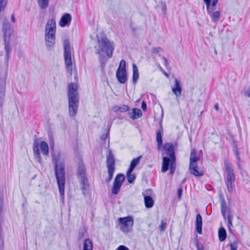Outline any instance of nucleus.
Segmentation results:
<instances>
[{
	"label": "nucleus",
	"mask_w": 250,
	"mask_h": 250,
	"mask_svg": "<svg viewBox=\"0 0 250 250\" xmlns=\"http://www.w3.org/2000/svg\"><path fill=\"white\" fill-rule=\"evenodd\" d=\"M67 97L69 114L70 116L74 117L77 113L79 104V95L77 84L70 83L68 84Z\"/></svg>",
	"instance_id": "nucleus-1"
},
{
	"label": "nucleus",
	"mask_w": 250,
	"mask_h": 250,
	"mask_svg": "<svg viewBox=\"0 0 250 250\" xmlns=\"http://www.w3.org/2000/svg\"><path fill=\"white\" fill-rule=\"evenodd\" d=\"M56 24L54 19L49 20L46 24L44 31L45 45L48 49L53 47L55 44Z\"/></svg>",
	"instance_id": "nucleus-2"
},
{
	"label": "nucleus",
	"mask_w": 250,
	"mask_h": 250,
	"mask_svg": "<svg viewBox=\"0 0 250 250\" xmlns=\"http://www.w3.org/2000/svg\"><path fill=\"white\" fill-rule=\"evenodd\" d=\"M98 38L99 49L96 50V54L101 55V52L105 53L108 58H111L113 55L114 49V43L110 42L108 39L103 35Z\"/></svg>",
	"instance_id": "nucleus-3"
},
{
	"label": "nucleus",
	"mask_w": 250,
	"mask_h": 250,
	"mask_svg": "<svg viewBox=\"0 0 250 250\" xmlns=\"http://www.w3.org/2000/svg\"><path fill=\"white\" fill-rule=\"evenodd\" d=\"M64 165L63 163L57 161L55 162V173L57 179L60 195L63 198L64 194V186L65 184Z\"/></svg>",
	"instance_id": "nucleus-4"
},
{
	"label": "nucleus",
	"mask_w": 250,
	"mask_h": 250,
	"mask_svg": "<svg viewBox=\"0 0 250 250\" xmlns=\"http://www.w3.org/2000/svg\"><path fill=\"white\" fill-rule=\"evenodd\" d=\"M2 30L3 33L4 42V50L6 52V60L8 62L11 53V47L10 46V37L13 33V29L10 24L8 22L6 18L3 19L2 22Z\"/></svg>",
	"instance_id": "nucleus-5"
},
{
	"label": "nucleus",
	"mask_w": 250,
	"mask_h": 250,
	"mask_svg": "<svg viewBox=\"0 0 250 250\" xmlns=\"http://www.w3.org/2000/svg\"><path fill=\"white\" fill-rule=\"evenodd\" d=\"M199 158L196 155L195 150H192L190 155L188 170L190 174L195 177H201L204 175V171L197 166Z\"/></svg>",
	"instance_id": "nucleus-6"
},
{
	"label": "nucleus",
	"mask_w": 250,
	"mask_h": 250,
	"mask_svg": "<svg viewBox=\"0 0 250 250\" xmlns=\"http://www.w3.org/2000/svg\"><path fill=\"white\" fill-rule=\"evenodd\" d=\"M64 59L66 68L70 75H72V64L70 42L69 40H65L63 42Z\"/></svg>",
	"instance_id": "nucleus-7"
},
{
	"label": "nucleus",
	"mask_w": 250,
	"mask_h": 250,
	"mask_svg": "<svg viewBox=\"0 0 250 250\" xmlns=\"http://www.w3.org/2000/svg\"><path fill=\"white\" fill-rule=\"evenodd\" d=\"M118 220L120 228L123 232L127 233L131 230L134 224L133 219L131 216L120 217Z\"/></svg>",
	"instance_id": "nucleus-8"
},
{
	"label": "nucleus",
	"mask_w": 250,
	"mask_h": 250,
	"mask_svg": "<svg viewBox=\"0 0 250 250\" xmlns=\"http://www.w3.org/2000/svg\"><path fill=\"white\" fill-rule=\"evenodd\" d=\"M169 167V173L172 175L175 172L176 168V159L170 160L167 157H165L163 159L162 167L161 171L162 172L167 171Z\"/></svg>",
	"instance_id": "nucleus-9"
},
{
	"label": "nucleus",
	"mask_w": 250,
	"mask_h": 250,
	"mask_svg": "<svg viewBox=\"0 0 250 250\" xmlns=\"http://www.w3.org/2000/svg\"><path fill=\"white\" fill-rule=\"evenodd\" d=\"M226 171L225 181L235 182L236 178L232 164L228 160L224 161Z\"/></svg>",
	"instance_id": "nucleus-10"
},
{
	"label": "nucleus",
	"mask_w": 250,
	"mask_h": 250,
	"mask_svg": "<svg viewBox=\"0 0 250 250\" xmlns=\"http://www.w3.org/2000/svg\"><path fill=\"white\" fill-rule=\"evenodd\" d=\"M125 178V175L121 173L116 176L112 189V193L113 194L116 195L119 193Z\"/></svg>",
	"instance_id": "nucleus-11"
},
{
	"label": "nucleus",
	"mask_w": 250,
	"mask_h": 250,
	"mask_svg": "<svg viewBox=\"0 0 250 250\" xmlns=\"http://www.w3.org/2000/svg\"><path fill=\"white\" fill-rule=\"evenodd\" d=\"M153 191L150 189H147L144 191L142 195L144 198V203L146 208H151L154 205V201L151 197Z\"/></svg>",
	"instance_id": "nucleus-12"
},
{
	"label": "nucleus",
	"mask_w": 250,
	"mask_h": 250,
	"mask_svg": "<svg viewBox=\"0 0 250 250\" xmlns=\"http://www.w3.org/2000/svg\"><path fill=\"white\" fill-rule=\"evenodd\" d=\"M106 167L107 170H115V163L114 155L111 150H108V154L106 156Z\"/></svg>",
	"instance_id": "nucleus-13"
},
{
	"label": "nucleus",
	"mask_w": 250,
	"mask_h": 250,
	"mask_svg": "<svg viewBox=\"0 0 250 250\" xmlns=\"http://www.w3.org/2000/svg\"><path fill=\"white\" fill-rule=\"evenodd\" d=\"M76 175L78 178L86 177V169L81 159H79L78 168L76 171Z\"/></svg>",
	"instance_id": "nucleus-14"
},
{
	"label": "nucleus",
	"mask_w": 250,
	"mask_h": 250,
	"mask_svg": "<svg viewBox=\"0 0 250 250\" xmlns=\"http://www.w3.org/2000/svg\"><path fill=\"white\" fill-rule=\"evenodd\" d=\"M6 78H0V105H1L5 97Z\"/></svg>",
	"instance_id": "nucleus-15"
},
{
	"label": "nucleus",
	"mask_w": 250,
	"mask_h": 250,
	"mask_svg": "<svg viewBox=\"0 0 250 250\" xmlns=\"http://www.w3.org/2000/svg\"><path fill=\"white\" fill-rule=\"evenodd\" d=\"M164 149L169 156L170 160L176 159L173 145L171 143H166L164 146Z\"/></svg>",
	"instance_id": "nucleus-16"
},
{
	"label": "nucleus",
	"mask_w": 250,
	"mask_h": 250,
	"mask_svg": "<svg viewBox=\"0 0 250 250\" xmlns=\"http://www.w3.org/2000/svg\"><path fill=\"white\" fill-rule=\"evenodd\" d=\"M116 78L121 83H125L127 81V74L126 70L117 69L116 74Z\"/></svg>",
	"instance_id": "nucleus-17"
},
{
	"label": "nucleus",
	"mask_w": 250,
	"mask_h": 250,
	"mask_svg": "<svg viewBox=\"0 0 250 250\" xmlns=\"http://www.w3.org/2000/svg\"><path fill=\"white\" fill-rule=\"evenodd\" d=\"M174 85L172 87V91L177 97L181 96L182 93V87L180 82L176 78L174 79Z\"/></svg>",
	"instance_id": "nucleus-18"
},
{
	"label": "nucleus",
	"mask_w": 250,
	"mask_h": 250,
	"mask_svg": "<svg viewBox=\"0 0 250 250\" xmlns=\"http://www.w3.org/2000/svg\"><path fill=\"white\" fill-rule=\"evenodd\" d=\"M81 185V189L83 190V193L85 195L86 191L89 188V184L88 182L87 176L78 178Z\"/></svg>",
	"instance_id": "nucleus-19"
},
{
	"label": "nucleus",
	"mask_w": 250,
	"mask_h": 250,
	"mask_svg": "<svg viewBox=\"0 0 250 250\" xmlns=\"http://www.w3.org/2000/svg\"><path fill=\"white\" fill-rule=\"evenodd\" d=\"M71 15L69 13H66L61 18L59 22V25L62 27L69 25L71 22Z\"/></svg>",
	"instance_id": "nucleus-20"
},
{
	"label": "nucleus",
	"mask_w": 250,
	"mask_h": 250,
	"mask_svg": "<svg viewBox=\"0 0 250 250\" xmlns=\"http://www.w3.org/2000/svg\"><path fill=\"white\" fill-rule=\"evenodd\" d=\"M208 4H207V13L210 16L212 21L217 22L219 21L220 18V12L219 11H215L214 12H210L209 10Z\"/></svg>",
	"instance_id": "nucleus-21"
},
{
	"label": "nucleus",
	"mask_w": 250,
	"mask_h": 250,
	"mask_svg": "<svg viewBox=\"0 0 250 250\" xmlns=\"http://www.w3.org/2000/svg\"><path fill=\"white\" fill-rule=\"evenodd\" d=\"M195 227L197 232L201 234L202 233V218L200 214H198L196 217Z\"/></svg>",
	"instance_id": "nucleus-22"
},
{
	"label": "nucleus",
	"mask_w": 250,
	"mask_h": 250,
	"mask_svg": "<svg viewBox=\"0 0 250 250\" xmlns=\"http://www.w3.org/2000/svg\"><path fill=\"white\" fill-rule=\"evenodd\" d=\"M39 143L37 140L34 141L33 143V149L35 156V158L38 160L39 162H41V157L39 150Z\"/></svg>",
	"instance_id": "nucleus-23"
},
{
	"label": "nucleus",
	"mask_w": 250,
	"mask_h": 250,
	"mask_svg": "<svg viewBox=\"0 0 250 250\" xmlns=\"http://www.w3.org/2000/svg\"><path fill=\"white\" fill-rule=\"evenodd\" d=\"M129 117L132 119H136L142 116V112L139 108H134L132 111L128 112Z\"/></svg>",
	"instance_id": "nucleus-24"
},
{
	"label": "nucleus",
	"mask_w": 250,
	"mask_h": 250,
	"mask_svg": "<svg viewBox=\"0 0 250 250\" xmlns=\"http://www.w3.org/2000/svg\"><path fill=\"white\" fill-rule=\"evenodd\" d=\"M129 109V106L125 104L121 105H116L112 108V111L116 113H118L119 112H125L128 111Z\"/></svg>",
	"instance_id": "nucleus-25"
},
{
	"label": "nucleus",
	"mask_w": 250,
	"mask_h": 250,
	"mask_svg": "<svg viewBox=\"0 0 250 250\" xmlns=\"http://www.w3.org/2000/svg\"><path fill=\"white\" fill-rule=\"evenodd\" d=\"M160 129H158L156 132V142H157V146L159 149L162 146V125H160Z\"/></svg>",
	"instance_id": "nucleus-26"
},
{
	"label": "nucleus",
	"mask_w": 250,
	"mask_h": 250,
	"mask_svg": "<svg viewBox=\"0 0 250 250\" xmlns=\"http://www.w3.org/2000/svg\"><path fill=\"white\" fill-rule=\"evenodd\" d=\"M142 158V156H139L138 157L132 159L130 163L129 170V172H132L135 167L139 164L140 160Z\"/></svg>",
	"instance_id": "nucleus-27"
},
{
	"label": "nucleus",
	"mask_w": 250,
	"mask_h": 250,
	"mask_svg": "<svg viewBox=\"0 0 250 250\" xmlns=\"http://www.w3.org/2000/svg\"><path fill=\"white\" fill-rule=\"evenodd\" d=\"M133 66V76L132 81L134 84H136L139 78V73L137 66L135 63L132 65Z\"/></svg>",
	"instance_id": "nucleus-28"
},
{
	"label": "nucleus",
	"mask_w": 250,
	"mask_h": 250,
	"mask_svg": "<svg viewBox=\"0 0 250 250\" xmlns=\"http://www.w3.org/2000/svg\"><path fill=\"white\" fill-rule=\"evenodd\" d=\"M40 148L42 153L44 155H47L49 153L48 144L45 141H42L40 144Z\"/></svg>",
	"instance_id": "nucleus-29"
},
{
	"label": "nucleus",
	"mask_w": 250,
	"mask_h": 250,
	"mask_svg": "<svg viewBox=\"0 0 250 250\" xmlns=\"http://www.w3.org/2000/svg\"><path fill=\"white\" fill-rule=\"evenodd\" d=\"M218 237L220 241L223 242L225 241L227 237V232L225 229L222 227L218 230Z\"/></svg>",
	"instance_id": "nucleus-30"
},
{
	"label": "nucleus",
	"mask_w": 250,
	"mask_h": 250,
	"mask_svg": "<svg viewBox=\"0 0 250 250\" xmlns=\"http://www.w3.org/2000/svg\"><path fill=\"white\" fill-rule=\"evenodd\" d=\"M83 250H93L92 242L89 238L85 239L83 243Z\"/></svg>",
	"instance_id": "nucleus-31"
},
{
	"label": "nucleus",
	"mask_w": 250,
	"mask_h": 250,
	"mask_svg": "<svg viewBox=\"0 0 250 250\" xmlns=\"http://www.w3.org/2000/svg\"><path fill=\"white\" fill-rule=\"evenodd\" d=\"M235 182L225 181V185L227 187V189L229 193H232L234 189V186L233 185Z\"/></svg>",
	"instance_id": "nucleus-32"
},
{
	"label": "nucleus",
	"mask_w": 250,
	"mask_h": 250,
	"mask_svg": "<svg viewBox=\"0 0 250 250\" xmlns=\"http://www.w3.org/2000/svg\"><path fill=\"white\" fill-rule=\"evenodd\" d=\"M39 6L42 9L46 8L49 4V0H37Z\"/></svg>",
	"instance_id": "nucleus-33"
},
{
	"label": "nucleus",
	"mask_w": 250,
	"mask_h": 250,
	"mask_svg": "<svg viewBox=\"0 0 250 250\" xmlns=\"http://www.w3.org/2000/svg\"><path fill=\"white\" fill-rule=\"evenodd\" d=\"M132 172H129V170H127L126 173V177L127 181L129 183L132 184L136 178V176L134 174H132Z\"/></svg>",
	"instance_id": "nucleus-34"
},
{
	"label": "nucleus",
	"mask_w": 250,
	"mask_h": 250,
	"mask_svg": "<svg viewBox=\"0 0 250 250\" xmlns=\"http://www.w3.org/2000/svg\"><path fill=\"white\" fill-rule=\"evenodd\" d=\"M194 243H195V245L196 246V247L197 248V250H204V248L203 245L199 242V241L197 237L195 238L194 239Z\"/></svg>",
	"instance_id": "nucleus-35"
},
{
	"label": "nucleus",
	"mask_w": 250,
	"mask_h": 250,
	"mask_svg": "<svg viewBox=\"0 0 250 250\" xmlns=\"http://www.w3.org/2000/svg\"><path fill=\"white\" fill-rule=\"evenodd\" d=\"M114 171L115 170H107L108 177L105 179V182L106 183H109L112 180Z\"/></svg>",
	"instance_id": "nucleus-36"
},
{
	"label": "nucleus",
	"mask_w": 250,
	"mask_h": 250,
	"mask_svg": "<svg viewBox=\"0 0 250 250\" xmlns=\"http://www.w3.org/2000/svg\"><path fill=\"white\" fill-rule=\"evenodd\" d=\"M211 0H204V2L206 5V7H207V4H208V8L210 12H214L215 9V6H211Z\"/></svg>",
	"instance_id": "nucleus-37"
},
{
	"label": "nucleus",
	"mask_w": 250,
	"mask_h": 250,
	"mask_svg": "<svg viewBox=\"0 0 250 250\" xmlns=\"http://www.w3.org/2000/svg\"><path fill=\"white\" fill-rule=\"evenodd\" d=\"M99 60L102 67L104 68L106 62L107 60L105 59L104 56L102 55H100Z\"/></svg>",
	"instance_id": "nucleus-38"
},
{
	"label": "nucleus",
	"mask_w": 250,
	"mask_h": 250,
	"mask_svg": "<svg viewBox=\"0 0 250 250\" xmlns=\"http://www.w3.org/2000/svg\"><path fill=\"white\" fill-rule=\"evenodd\" d=\"M7 3V0H0V12L4 10Z\"/></svg>",
	"instance_id": "nucleus-39"
},
{
	"label": "nucleus",
	"mask_w": 250,
	"mask_h": 250,
	"mask_svg": "<svg viewBox=\"0 0 250 250\" xmlns=\"http://www.w3.org/2000/svg\"><path fill=\"white\" fill-rule=\"evenodd\" d=\"M125 65V61L124 60H122L120 62L119 66L117 69H120V70H126Z\"/></svg>",
	"instance_id": "nucleus-40"
},
{
	"label": "nucleus",
	"mask_w": 250,
	"mask_h": 250,
	"mask_svg": "<svg viewBox=\"0 0 250 250\" xmlns=\"http://www.w3.org/2000/svg\"><path fill=\"white\" fill-rule=\"evenodd\" d=\"M227 209V203L225 200L222 198L221 200V210H226Z\"/></svg>",
	"instance_id": "nucleus-41"
},
{
	"label": "nucleus",
	"mask_w": 250,
	"mask_h": 250,
	"mask_svg": "<svg viewBox=\"0 0 250 250\" xmlns=\"http://www.w3.org/2000/svg\"><path fill=\"white\" fill-rule=\"evenodd\" d=\"M109 138V129H108L105 134H103L101 138L102 140L105 141L107 138Z\"/></svg>",
	"instance_id": "nucleus-42"
},
{
	"label": "nucleus",
	"mask_w": 250,
	"mask_h": 250,
	"mask_svg": "<svg viewBox=\"0 0 250 250\" xmlns=\"http://www.w3.org/2000/svg\"><path fill=\"white\" fill-rule=\"evenodd\" d=\"M227 219L228 221V227L229 228L230 226L232 225V221L233 219V216L230 214H229L227 216Z\"/></svg>",
	"instance_id": "nucleus-43"
},
{
	"label": "nucleus",
	"mask_w": 250,
	"mask_h": 250,
	"mask_svg": "<svg viewBox=\"0 0 250 250\" xmlns=\"http://www.w3.org/2000/svg\"><path fill=\"white\" fill-rule=\"evenodd\" d=\"M166 228V223L164 220H162L161 222V225L159 227L161 231H164Z\"/></svg>",
	"instance_id": "nucleus-44"
},
{
	"label": "nucleus",
	"mask_w": 250,
	"mask_h": 250,
	"mask_svg": "<svg viewBox=\"0 0 250 250\" xmlns=\"http://www.w3.org/2000/svg\"><path fill=\"white\" fill-rule=\"evenodd\" d=\"M116 250H129V249L125 246L120 245L116 249Z\"/></svg>",
	"instance_id": "nucleus-45"
},
{
	"label": "nucleus",
	"mask_w": 250,
	"mask_h": 250,
	"mask_svg": "<svg viewBox=\"0 0 250 250\" xmlns=\"http://www.w3.org/2000/svg\"><path fill=\"white\" fill-rule=\"evenodd\" d=\"M161 50V47H154L152 49V52L154 54H157Z\"/></svg>",
	"instance_id": "nucleus-46"
},
{
	"label": "nucleus",
	"mask_w": 250,
	"mask_h": 250,
	"mask_svg": "<svg viewBox=\"0 0 250 250\" xmlns=\"http://www.w3.org/2000/svg\"><path fill=\"white\" fill-rule=\"evenodd\" d=\"M141 107L142 108V109L144 111H146V109H147V105H146V102L143 101L142 102V104H141Z\"/></svg>",
	"instance_id": "nucleus-47"
},
{
	"label": "nucleus",
	"mask_w": 250,
	"mask_h": 250,
	"mask_svg": "<svg viewBox=\"0 0 250 250\" xmlns=\"http://www.w3.org/2000/svg\"><path fill=\"white\" fill-rule=\"evenodd\" d=\"M233 151L235 155L239 154L238 147L236 145L233 146Z\"/></svg>",
	"instance_id": "nucleus-48"
},
{
	"label": "nucleus",
	"mask_w": 250,
	"mask_h": 250,
	"mask_svg": "<svg viewBox=\"0 0 250 250\" xmlns=\"http://www.w3.org/2000/svg\"><path fill=\"white\" fill-rule=\"evenodd\" d=\"M230 247L231 250H237V246H236V244L234 243H233V244H230Z\"/></svg>",
	"instance_id": "nucleus-49"
},
{
	"label": "nucleus",
	"mask_w": 250,
	"mask_h": 250,
	"mask_svg": "<svg viewBox=\"0 0 250 250\" xmlns=\"http://www.w3.org/2000/svg\"><path fill=\"white\" fill-rule=\"evenodd\" d=\"M182 191L183 189L182 188H180L178 189V197L179 199H180L181 197Z\"/></svg>",
	"instance_id": "nucleus-50"
},
{
	"label": "nucleus",
	"mask_w": 250,
	"mask_h": 250,
	"mask_svg": "<svg viewBox=\"0 0 250 250\" xmlns=\"http://www.w3.org/2000/svg\"><path fill=\"white\" fill-rule=\"evenodd\" d=\"M162 59L164 60V65H165L166 67H167L169 64L167 60L165 57H163L162 58Z\"/></svg>",
	"instance_id": "nucleus-51"
},
{
	"label": "nucleus",
	"mask_w": 250,
	"mask_h": 250,
	"mask_svg": "<svg viewBox=\"0 0 250 250\" xmlns=\"http://www.w3.org/2000/svg\"><path fill=\"white\" fill-rule=\"evenodd\" d=\"M218 1V0H212V2H211V6H215Z\"/></svg>",
	"instance_id": "nucleus-52"
},
{
	"label": "nucleus",
	"mask_w": 250,
	"mask_h": 250,
	"mask_svg": "<svg viewBox=\"0 0 250 250\" xmlns=\"http://www.w3.org/2000/svg\"><path fill=\"white\" fill-rule=\"evenodd\" d=\"M11 21L13 22H15L16 21V19H15V16H14V15L13 14H12L11 15Z\"/></svg>",
	"instance_id": "nucleus-53"
},
{
	"label": "nucleus",
	"mask_w": 250,
	"mask_h": 250,
	"mask_svg": "<svg viewBox=\"0 0 250 250\" xmlns=\"http://www.w3.org/2000/svg\"><path fill=\"white\" fill-rule=\"evenodd\" d=\"M226 210H221L222 215H223L225 219L226 218Z\"/></svg>",
	"instance_id": "nucleus-54"
},
{
	"label": "nucleus",
	"mask_w": 250,
	"mask_h": 250,
	"mask_svg": "<svg viewBox=\"0 0 250 250\" xmlns=\"http://www.w3.org/2000/svg\"><path fill=\"white\" fill-rule=\"evenodd\" d=\"M245 95L248 97H250V87H249V91L245 93Z\"/></svg>",
	"instance_id": "nucleus-55"
},
{
	"label": "nucleus",
	"mask_w": 250,
	"mask_h": 250,
	"mask_svg": "<svg viewBox=\"0 0 250 250\" xmlns=\"http://www.w3.org/2000/svg\"><path fill=\"white\" fill-rule=\"evenodd\" d=\"M214 109H215L216 111H218V109H219V105H218V104H216L214 105Z\"/></svg>",
	"instance_id": "nucleus-56"
},
{
	"label": "nucleus",
	"mask_w": 250,
	"mask_h": 250,
	"mask_svg": "<svg viewBox=\"0 0 250 250\" xmlns=\"http://www.w3.org/2000/svg\"><path fill=\"white\" fill-rule=\"evenodd\" d=\"M236 157V159L237 160V162H241L240 157L239 156V154H238L237 155H235Z\"/></svg>",
	"instance_id": "nucleus-57"
},
{
	"label": "nucleus",
	"mask_w": 250,
	"mask_h": 250,
	"mask_svg": "<svg viewBox=\"0 0 250 250\" xmlns=\"http://www.w3.org/2000/svg\"><path fill=\"white\" fill-rule=\"evenodd\" d=\"M162 9L164 11H165L166 9V4L165 3H164L163 4V6H162Z\"/></svg>",
	"instance_id": "nucleus-58"
},
{
	"label": "nucleus",
	"mask_w": 250,
	"mask_h": 250,
	"mask_svg": "<svg viewBox=\"0 0 250 250\" xmlns=\"http://www.w3.org/2000/svg\"><path fill=\"white\" fill-rule=\"evenodd\" d=\"M240 162H237V165H238V168H239V169L241 168V164H240Z\"/></svg>",
	"instance_id": "nucleus-59"
},
{
	"label": "nucleus",
	"mask_w": 250,
	"mask_h": 250,
	"mask_svg": "<svg viewBox=\"0 0 250 250\" xmlns=\"http://www.w3.org/2000/svg\"><path fill=\"white\" fill-rule=\"evenodd\" d=\"M186 180V178L184 179L182 181V183H184L185 182Z\"/></svg>",
	"instance_id": "nucleus-60"
},
{
	"label": "nucleus",
	"mask_w": 250,
	"mask_h": 250,
	"mask_svg": "<svg viewBox=\"0 0 250 250\" xmlns=\"http://www.w3.org/2000/svg\"><path fill=\"white\" fill-rule=\"evenodd\" d=\"M164 74L165 75V76H166L167 77H168V75L167 73H166V72H164Z\"/></svg>",
	"instance_id": "nucleus-61"
},
{
	"label": "nucleus",
	"mask_w": 250,
	"mask_h": 250,
	"mask_svg": "<svg viewBox=\"0 0 250 250\" xmlns=\"http://www.w3.org/2000/svg\"><path fill=\"white\" fill-rule=\"evenodd\" d=\"M161 71H162V70H163L162 68H161Z\"/></svg>",
	"instance_id": "nucleus-62"
}]
</instances>
